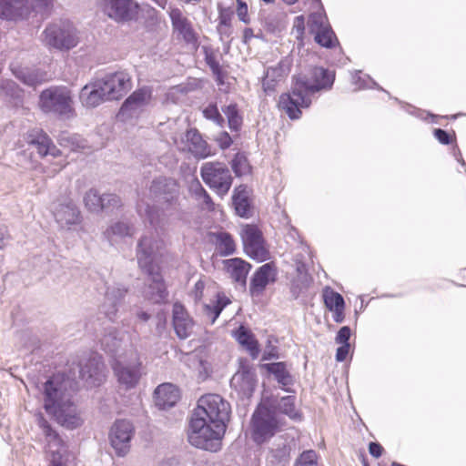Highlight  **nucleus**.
Wrapping results in <instances>:
<instances>
[{
	"label": "nucleus",
	"mask_w": 466,
	"mask_h": 466,
	"mask_svg": "<svg viewBox=\"0 0 466 466\" xmlns=\"http://www.w3.org/2000/svg\"><path fill=\"white\" fill-rule=\"evenodd\" d=\"M334 79V72L320 66L313 67L309 76L294 77L291 91L279 96V107L290 119L299 118L301 108L310 106L311 96L320 90L330 89Z\"/></svg>",
	"instance_id": "1"
},
{
	"label": "nucleus",
	"mask_w": 466,
	"mask_h": 466,
	"mask_svg": "<svg viewBox=\"0 0 466 466\" xmlns=\"http://www.w3.org/2000/svg\"><path fill=\"white\" fill-rule=\"evenodd\" d=\"M229 403L218 394L200 397L188 420V431L197 437H224L230 418Z\"/></svg>",
	"instance_id": "2"
},
{
	"label": "nucleus",
	"mask_w": 466,
	"mask_h": 466,
	"mask_svg": "<svg viewBox=\"0 0 466 466\" xmlns=\"http://www.w3.org/2000/svg\"><path fill=\"white\" fill-rule=\"evenodd\" d=\"M160 244V241L157 240L152 234L144 235L139 239L137 248L138 266L148 275V283L143 290V295L145 299L154 303H161L168 296L166 284L160 274V268L156 263Z\"/></svg>",
	"instance_id": "3"
},
{
	"label": "nucleus",
	"mask_w": 466,
	"mask_h": 466,
	"mask_svg": "<svg viewBox=\"0 0 466 466\" xmlns=\"http://www.w3.org/2000/svg\"><path fill=\"white\" fill-rule=\"evenodd\" d=\"M44 408L66 429H76L84 421L71 395L63 389L56 378L49 379L44 385Z\"/></svg>",
	"instance_id": "4"
},
{
	"label": "nucleus",
	"mask_w": 466,
	"mask_h": 466,
	"mask_svg": "<svg viewBox=\"0 0 466 466\" xmlns=\"http://www.w3.org/2000/svg\"><path fill=\"white\" fill-rule=\"evenodd\" d=\"M43 43L48 48L69 51L80 41L79 32L67 21L48 25L42 33Z\"/></svg>",
	"instance_id": "5"
},
{
	"label": "nucleus",
	"mask_w": 466,
	"mask_h": 466,
	"mask_svg": "<svg viewBox=\"0 0 466 466\" xmlns=\"http://www.w3.org/2000/svg\"><path fill=\"white\" fill-rule=\"evenodd\" d=\"M38 105L45 113L69 116L73 112V96L66 86H51L41 92Z\"/></svg>",
	"instance_id": "6"
},
{
	"label": "nucleus",
	"mask_w": 466,
	"mask_h": 466,
	"mask_svg": "<svg viewBox=\"0 0 466 466\" xmlns=\"http://www.w3.org/2000/svg\"><path fill=\"white\" fill-rule=\"evenodd\" d=\"M150 196L157 202L170 206L168 216L177 219L182 218V211L178 204V185L172 179L164 177L154 179L149 187Z\"/></svg>",
	"instance_id": "7"
},
{
	"label": "nucleus",
	"mask_w": 466,
	"mask_h": 466,
	"mask_svg": "<svg viewBox=\"0 0 466 466\" xmlns=\"http://www.w3.org/2000/svg\"><path fill=\"white\" fill-rule=\"evenodd\" d=\"M200 176L219 197L226 196L233 182L230 170L221 162H206L200 167Z\"/></svg>",
	"instance_id": "8"
},
{
	"label": "nucleus",
	"mask_w": 466,
	"mask_h": 466,
	"mask_svg": "<svg viewBox=\"0 0 466 466\" xmlns=\"http://www.w3.org/2000/svg\"><path fill=\"white\" fill-rule=\"evenodd\" d=\"M152 95L153 89L148 86L135 90L122 104L117 118L123 122L138 118L150 104Z\"/></svg>",
	"instance_id": "9"
},
{
	"label": "nucleus",
	"mask_w": 466,
	"mask_h": 466,
	"mask_svg": "<svg viewBox=\"0 0 466 466\" xmlns=\"http://www.w3.org/2000/svg\"><path fill=\"white\" fill-rule=\"evenodd\" d=\"M174 142L179 151L189 153L198 159H205L214 154L211 146L197 128L187 129Z\"/></svg>",
	"instance_id": "10"
},
{
	"label": "nucleus",
	"mask_w": 466,
	"mask_h": 466,
	"mask_svg": "<svg viewBox=\"0 0 466 466\" xmlns=\"http://www.w3.org/2000/svg\"><path fill=\"white\" fill-rule=\"evenodd\" d=\"M102 10L116 23H127L137 19L140 5L135 0H103Z\"/></svg>",
	"instance_id": "11"
},
{
	"label": "nucleus",
	"mask_w": 466,
	"mask_h": 466,
	"mask_svg": "<svg viewBox=\"0 0 466 466\" xmlns=\"http://www.w3.org/2000/svg\"><path fill=\"white\" fill-rule=\"evenodd\" d=\"M310 34L314 35L315 41L326 48L334 47L339 42L326 15L319 11L310 14L308 20Z\"/></svg>",
	"instance_id": "12"
},
{
	"label": "nucleus",
	"mask_w": 466,
	"mask_h": 466,
	"mask_svg": "<svg viewBox=\"0 0 466 466\" xmlns=\"http://www.w3.org/2000/svg\"><path fill=\"white\" fill-rule=\"evenodd\" d=\"M141 361L137 353L130 361L116 360L112 364L115 376L119 384L127 389L134 388L141 377Z\"/></svg>",
	"instance_id": "13"
},
{
	"label": "nucleus",
	"mask_w": 466,
	"mask_h": 466,
	"mask_svg": "<svg viewBox=\"0 0 466 466\" xmlns=\"http://www.w3.org/2000/svg\"><path fill=\"white\" fill-rule=\"evenodd\" d=\"M245 252L253 259L264 261L268 258L261 231L253 225H247L241 233Z\"/></svg>",
	"instance_id": "14"
},
{
	"label": "nucleus",
	"mask_w": 466,
	"mask_h": 466,
	"mask_svg": "<svg viewBox=\"0 0 466 466\" xmlns=\"http://www.w3.org/2000/svg\"><path fill=\"white\" fill-rule=\"evenodd\" d=\"M100 79L110 100L122 97L132 87L131 76L124 70L108 73Z\"/></svg>",
	"instance_id": "15"
},
{
	"label": "nucleus",
	"mask_w": 466,
	"mask_h": 466,
	"mask_svg": "<svg viewBox=\"0 0 466 466\" xmlns=\"http://www.w3.org/2000/svg\"><path fill=\"white\" fill-rule=\"evenodd\" d=\"M54 217L59 228L65 230H75L82 223L81 211L71 199L57 204Z\"/></svg>",
	"instance_id": "16"
},
{
	"label": "nucleus",
	"mask_w": 466,
	"mask_h": 466,
	"mask_svg": "<svg viewBox=\"0 0 466 466\" xmlns=\"http://www.w3.org/2000/svg\"><path fill=\"white\" fill-rule=\"evenodd\" d=\"M46 452L49 466H69L76 460V453L64 439H48Z\"/></svg>",
	"instance_id": "17"
},
{
	"label": "nucleus",
	"mask_w": 466,
	"mask_h": 466,
	"mask_svg": "<svg viewBox=\"0 0 466 466\" xmlns=\"http://www.w3.org/2000/svg\"><path fill=\"white\" fill-rule=\"evenodd\" d=\"M33 9L30 0H0V19L14 22L24 20Z\"/></svg>",
	"instance_id": "18"
},
{
	"label": "nucleus",
	"mask_w": 466,
	"mask_h": 466,
	"mask_svg": "<svg viewBox=\"0 0 466 466\" xmlns=\"http://www.w3.org/2000/svg\"><path fill=\"white\" fill-rule=\"evenodd\" d=\"M127 289L120 284H113L106 288L101 312L111 321L117 318L122 300Z\"/></svg>",
	"instance_id": "19"
},
{
	"label": "nucleus",
	"mask_w": 466,
	"mask_h": 466,
	"mask_svg": "<svg viewBox=\"0 0 466 466\" xmlns=\"http://www.w3.org/2000/svg\"><path fill=\"white\" fill-rule=\"evenodd\" d=\"M79 376L89 387L99 386L105 380V365L100 356L89 358L80 365Z\"/></svg>",
	"instance_id": "20"
},
{
	"label": "nucleus",
	"mask_w": 466,
	"mask_h": 466,
	"mask_svg": "<svg viewBox=\"0 0 466 466\" xmlns=\"http://www.w3.org/2000/svg\"><path fill=\"white\" fill-rule=\"evenodd\" d=\"M291 68V59L283 57L276 66L267 67L262 79V87L267 95H271L276 86L288 76Z\"/></svg>",
	"instance_id": "21"
},
{
	"label": "nucleus",
	"mask_w": 466,
	"mask_h": 466,
	"mask_svg": "<svg viewBox=\"0 0 466 466\" xmlns=\"http://www.w3.org/2000/svg\"><path fill=\"white\" fill-rule=\"evenodd\" d=\"M277 268L273 262L266 263L260 266L253 274L249 292L252 296L260 295L266 287L276 280Z\"/></svg>",
	"instance_id": "22"
},
{
	"label": "nucleus",
	"mask_w": 466,
	"mask_h": 466,
	"mask_svg": "<svg viewBox=\"0 0 466 466\" xmlns=\"http://www.w3.org/2000/svg\"><path fill=\"white\" fill-rule=\"evenodd\" d=\"M172 324L176 335L180 339H187L193 332L194 321L185 307L179 302L173 305Z\"/></svg>",
	"instance_id": "23"
},
{
	"label": "nucleus",
	"mask_w": 466,
	"mask_h": 466,
	"mask_svg": "<svg viewBox=\"0 0 466 466\" xmlns=\"http://www.w3.org/2000/svg\"><path fill=\"white\" fill-rule=\"evenodd\" d=\"M25 138L28 145L35 147L41 157L52 156L56 157L61 154L50 137L39 128L28 131Z\"/></svg>",
	"instance_id": "24"
},
{
	"label": "nucleus",
	"mask_w": 466,
	"mask_h": 466,
	"mask_svg": "<svg viewBox=\"0 0 466 466\" xmlns=\"http://www.w3.org/2000/svg\"><path fill=\"white\" fill-rule=\"evenodd\" d=\"M79 99L86 107H96L106 100H110L101 79L86 84L80 91Z\"/></svg>",
	"instance_id": "25"
},
{
	"label": "nucleus",
	"mask_w": 466,
	"mask_h": 466,
	"mask_svg": "<svg viewBox=\"0 0 466 466\" xmlns=\"http://www.w3.org/2000/svg\"><path fill=\"white\" fill-rule=\"evenodd\" d=\"M180 398L178 389L171 383H163L154 391L155 404L159 410L174 407Z\"/></svg>",
	"instance_id": "26"
},
{
	"label": "nucleus",
	"mask_w": 466,
	"mask_h": 466,
	"mask_svg": "<svg viewBox=\"0 0 466 466\" xmlns=\"http://www.w3.org/2000/svg\"><path fill=\"white\" fill-rule=\"evenodd\" d=\"M169 17L174 30L177 32L187 43H195L197 41V36L190 21L183 15L180 9H171Z\"/></svg>",
	"instance_id": "27"
},
{
	"label": "nucleus",
	"mask_w": 466,
	"mask_h": 466,
	"mask_svg": "<svg viewBox=\"0 0 466 466\" xmlns=\"http://www.w3.org/2000/svg\"><path fill=\"white\" fill-rule=\"evenodd\" d=\"M224 265L227 273L232 280L238 283L241 288H245L247 276L251 268L250 264L241 258H234L224 260Z\"/></svg>",
	"instance_id": "28"
},
{
	"label": "nucleus",
	"mask_w": 466,
	"mask_h": 466,
	"mask_svg": "<svg viewBox=\"0 0 466 466\" xmlns=\"http://www.w3.org/2000/svg\"><path fill=\"white\" fill-rule=\"evenodd\" d=\"M250 189L246 185H239L234 189L232 201L236 213L242 218L251 214Z\"/></svg>",
	"instance_id": "29"
},
{
	"label": "nucleus",
	"mask_w": 466,
	"mask_h": 466,
	"mask_svg": "<svg viewBox=\"0 0 466 466\" xmlns=\"http://www.w3.org/2000/svg\"><path fill=\"white\" fill-rule=\"evenodd\" d=\"M234 337L237 341L243 346L252 357L257 359L259 354V347L254 334L247 328L240 326L235 332Z\"/></svg>",
	"instance_id": "30"
},
{
	"label": "nucleus",
	"mask_w": 466,
	"mask_h": 466,
	"mask_svg": "<svg viewBox=\"0 0 466 466\" xmlns=\"http://www.w3.org/2000/svg\"><path fill=\"white\" fill-rule=\"evenodd\" d=\"M275 421L267 412L256 411L252 417V428L255 434L264 437L268 434H274Z\"/></svg>",
	"instance_id": "31"
},
{
	"label": "nucleus",
	"mask_w": 466,
	"mask_h": 466,
	"mask_svg": "<svg viewBox=\"0 0 466 466\" xmlns=\"http://www.w3.org/2000/svg\"><path fill=\"white\" fill-rule=\"evenodd\" d=\"M262 367L268 373L274 375L278 383L283 388L293 384V377L288 370L286 362L267 363Z\"/></svg>",
	"instance_id": "32"
},
{
	"label": "nucleus",
	"mask_w": 466,
	"mask_h": 466,
	"mask_svg": "<svg viewBox=\"0 0 466 466\" xmlns=\"http://www.w3.org/2000/svg\"><path fill=\"white\" fill-rule=\"evenodd\" d=\"M134 234V228L131 225L124 221H118L112 224L104 232L105 238L109 241L111 245L116 244L119 239L125 237L132 236Z\"/></svg>",
	"instance_id": "33"
},
{
	"label": "nucleus",
	"mask_w": 466,
	"mask_h": 466,
	"mask_svg": "<svg viewBox=\"0 0 466 466\" xmlns=\"http://www.w3.org/2000/svg\"><path fill=\"white\" fill-rule=\"evenodd\" d=\"M122 340L123 338L116 328H106L103 337L100 339L101 348L106 352L115 354L121 346Z\"/></svg>",
	"instance_id": "34"
},
{
	"label": "nucleus",
	"mask_w": 466,
	"mask_h": 466,
	"mask_svg": "<svg viewBox=\"0 0 466 466\" xmlns=\"http://www.w3.org/2000/svg\"><path fill=\"white\" fill-rule=\"evenodd\" d=\"M231 385L242 391H251L254 388L255 375L249 368H242L231 379Z\"/></svg>",
	"instance_id": "35"
},
{
	"label": "nucleus",
	"mask_w": 466,
	"mask_h": 466,
	"mask_svg": "<svg viewBox=\"0 0 466 466\" xmlns=\"http://www.w3.org/2000/svg\"><path fill=\"white\" fill-rule=\"evenodd\" d=\"M290 447L286 442V439H280L278 443H274L269 449L268 459L271 463L280 464L289 461Z\"/></svg>",
	"instance_id": "36"
},
{
	"label": "nucleus",
	"mask_w": 466,
	"mask_h": 466,
	"mask_svg": "<svg viewBox=\"0 0 466 466\" xmlns=\"http://www.w3.org/2000/svg\"><path fill=\"white\" fill-rule=\"evenodd\" d=\"M230 303V299L224 294L218 293L216 299L204 306V314L213 324L222 310Z\"/></svg>",
	"instance_id": "37"
},
{
	"label": "nucleus",
	"mask_w": 466,
	"mask_h": 466,
	"mask_svg": "<svg viewBox=\"0 0 466 466\" xmlns=\"http://www.w3.org/2000/svg\"><path fill=\"white\" fill-rule=\"evenodd\" d=\"M189 191L196 200L201 205L202 208L209 211L214 210V203L207 192L202 187L201 183L198 179H194L189 185Z\"/></svg>",
	"instance_id": "38"
},
{
	"label": "nucleus",
	"mask_w": 466,
	"mask_h": 466,
	"mask_svg": "<svg viewBox=\"0 0 466 466\" xmlns=\"http://www.w3.org/2000/svg\"><path fill=\"white\" fill-rule=\"evenodd\" d=\"M222 112L228 119V126L231 131L238 132L243 124V117L236 103H230L222 107Z\"/></svg>",
	"instance_id": "39"
},
{
	"label": "nucleus",
	"mask_w": 466,
	"mask_h": 466,
	"mask_svg": "<svg viewBox=\"0 0 466 466\" xmlns=\"http://www.w3.org/2000/svg\"><path fill=\"white\" fill-rule=\"evenodd\" d=\"M15 74L19 80L29 86H35L46 80V74L35 69L22 68Z\"/></svg>",
	"instance_id": "40"
},
{
	"label": "nucleus",
	"mask_w": 466,
	"mask_h": 466,
	"mask_svg": "<svg viewBox=\"0 0 466 466\" xmlns=\"http://www.w3.org/2000/svg\"><path fill=\"white\" fill-rule=\"evenodd\" d=\"M134 433L135 427L131 420L118 419L112 424L108 437H132Z\"/></svg>",
	"instance_id": "41"
},
{
	"label": "nucleus",
	"mask_w": 466,
	"mask_h": 466,
	"mask_svg": "<svg viewBox=\"0 0 466 466\" xmlns=\"http://www.w3.org/2000/svg\"><path fill=\"white\" fill-rule=\"evenodd\" d=\"M217 249L221 256H229L235 252L236 246L232 237L227 232L217 234Z\"/></svg>",
	"instance_id": "42"
},
{
	"label": "nucleus",
	"mask_w": 466,
	"mask_h": 466,
	"mask_svg": "<svg viewBox=\"0 0 466 466\" xmlns=\"http://www.w3.org/2000/svg\"><path fill=\"white\" fill-rule=\"evenodd\" d=\"M223 439H187L188 442L195 448L209 451L218 452L222 448Z\"/></svg>",
	"instance_id": "43"
},
{
	"label": "nucleus",
	"mask_w": 466,
	"mask_h": 466,
	"mask_svg": "<svg viewBox=\"0 0 466 466\" xmlns=\"http://www.w3.org/2000/svg\"><path fill=\"white\" fill-rule=\"evenodd\" d=\"M230 164L236 177H242L250 173L251 167L248 160L242 153H237Z\"/></svg>",
	"instance_id": "44"
},
{
	"label": "nucleus",
	"mask_w": 466,
	"mask_h": 466,
	"mask_svg": "<svg viewBox=\"0 0 466 466\" xmlns=\"http://www.w3.org/2000/svg\"><path fill=\"white\" fill-rule=\"evenodd\" d=\"M102 198L103 195H100L96 189H89L84 196V203L86 208L91 212H100Z\"/></svg>",
	"instance_id": "45"
},
{
	"label": "nucleus",
	"mask_w": 466,
	"mask_h": 466,
	"mask_svg": "<svg viewBox=\"0 0 466 466\" xmlns=\"http://www.w3.org/2000/svg\"><path fill=\"white\" fill-rule=\"evenodd\" d=\"M323 297L324 303L330 311L345 308L344 299L339 293L335 292L330 289H327L324 290Z\"/></svg>",
	"instance_id": "46"
},
{
	"label": "nucleus",
	"mask_w": 466,
	"mask_h": 466,
	"mask_svg": "<svg viewBox=\"0 0 466 466\" xmlns=\"http://www.w3.org/2000/svg\"><path fill=\"white\" fill-rule=\"evenodd\" d=\"M202 114L204 117L208 120L212 121L218 127H223L225 124L224 117L220 114L217 104L210 103L208 104L203 110Z\"/></svg>",
	"instance_id": "47"
},
{
	"label": "nucleus",
	"mask_w": 466,
	"mask_h": 466,
	"mask_svg": "<svg viewBox=\"0 0 466 466\" xmlns=\"http://www.w3.org/2000/svg\"><path fill=\"white\" fill-rule=\"evenodd\" d=\"M279 410L288 415L291 419H296L299 417V413L295 408V397L294 396H286L281 398L279 402Z\"/></svg>",
	"instance_id": "48"
},
{
	"label": "nucleus",
	"mask_w": 466,
	"mask_h": 466,
	"mask_svg": "<svg viewBox=\"0 0 466 466\" xmlns=\"http://www.w3.org/2000/svg\"><path fill=\"white\" fill-rule=\"evenodd\" d=\"M111 448L114 450L116 455L124 457L130 450V441L132 439H108Z\"/></svg>",
	"instance_id": "49"
},
{
	"label": "nucleus",
	"mask_w": 466,
	"mask_h": 466,
	"mask_svg": "<svg viewBox=\"0 0 466 466\" xmlns=\"http://www.w3.org/2000/svg\"><path fill=\"white\" fill-rule=\"evenodd\" d=\"M352 83L356 86V90L378 87V84L370 76L362 75L361 72L353 76Z\"/></svg>",
	"instance_id": "50"
},
{
	"label": "nucleus",
	"mask_w": 466,
	"mask_h": 466,
	"mask_svg": "<svg viewBox=\"0 0 466 466\" xmlns=\"http://www.w3.org/2000/svg\"><path fill=\"white\" fill-rule=\"evenodd\" d=\"M318 465V455L313 450L304 451L298 460L296 461L294 466H317Z\"/></svg>",
	"instance_id": "51"
},
{
	"label": "nucleus",
	"mask_w": 466,
	"mask_h": 466,
	"mask_svg": "<svg viewBox=\"0 0 466 466\" xmlns=\"http://www.w3.org/2000/svg\"><path fill=\"white\" fill-rule=\"evenodd\" d=\"M122 205L121 198L116 194L106 193L103 194L101 211H112Z\"/></svg>",
	"instance_id": "52"
},
{
	"label": "nucleus",
	"mask_w": 466,
	"mask_h": 466,
	"mask_svg": "<svg viewBox=\"0 0 466 466\" xmlns=\"http://www.w3.org/2000/svg\"><path fill=\"white\" fill-rule=\"evenodd\" d=\"M137 208L138 214L142 218H145L146 219H147L151 225H153V226L158 225L159 222H158L157 215L153 207H150L147 204V205L137 204Z\"/></svg>",
	"instance_id": "53"
},
{
	"label": "nucleus",
	"mask_w": 466,
	"mask_h": 466,
	"mask_svg": "<svg viewBox=\"0 0 466 466\" xmlns=\"http://www.w3.org/2000/svg\"><path fill=\"white\" fill-rule=\"evenodd\" d=\"M309 282L310 278H306V281H304V279L296 277L293 279L290 287V291L293 298H299V296L308 289Z\"/></svg>",
	"instance_id": "54"
},
{
	"label": "nucleus",
	"mask_w": 466,
	"mask_h": 466,
	"mask_svg": "<svg viewBox=\"0 0 466 466\" xmlns=\"http://www.w3.org/2000/svg\"><path fill=\"white\" fill-rule=\"evenodd\" d=\"M215 140H216V142L218 143V145L219 146V147L221 149L228 148L232 145V143H233V140H232L231 137L226 131L220 132L216 137Z\"/></svg>",
	"instance_id": "55"
},
{
	"label": "nucleus",
	"mask_w": 466,
	"mask_h": 466,
	"mask_svg": "<svg viewBox=\"0 0 466 466\" xmlns=\"http://www.w3.org/2000/svg\"><path fill=\"white\" fill-rule=\"evenodd\" d=\"M238 8H237V15L240 21L245 24H248L250 19L248 14V5L242 0H237Z\"/></svg>",
	"instance_id": "56"
},
{
	"label": "nucleus",
	"mask_w": 466,
	"mask_h": 466,
	"mask_svg": "<svg viewBox=\"0 0 466 466\" xmlns=\"http://www.w3.org/2000/svg\"><path fill=\"white\" fill-rule=\"evenodd\" d=\"M350 335H351V330H350V327L343 326L342 328L339 329V330L337 333V336L335 339L336 343L350 344L349 340H350Z\"/></svg>",
	"instance_id": "57"
},
{
	"label": "nucleus",
	"mask_w": 466,
	"mask_h": 466,
	"mask_svg": "<svg viewBox=\"0 0 466 466\" xmlns=\"http://www.w3.org/2000/svg\"><path fill=\"white\" fill-rule=\"evenodd\" d=\"M295 265H296V271H297V277L304 279V281H306V278H310L308 274V268L306 264L301 261L300 258H299V256H296L295 258Z\"/></svg>",
	"instance_id": "58"
},
{
	"label": "nucleus",
	"mask_w": 466,
	"mask_h": 466,
	"mask_svg": "<svg viewBox=\"0 0 466 466\" xmlns=\"http://www.w3.org/2000/svg\"><path fill=\"white\" fill-rule=\"evenodd\" d=\"M434 137L441 144L443 145H449L452 141L450 134L441 128L434 129Z\"/></svg>",
	"instance_id": "59"
},
{
	"label": "nucleus",
	"mask_w": 466,
	"mask_h": 466,
	"mask_svg": "<svg viewBox=\"0 0 466 466\" xmlns=\"http://www.w3.org/2000/svg\"><path fill=\"white\" fill-rule=\"evenodd\" d=\"M38 425L43 430V433L46 438L49 437H58L57 434L55 433L50 424L45 420L42 416L38 418Z\"/></svg>",
	"instance_id": "60"
},
{
	"label": "nucleus",
	"mask_w": 466,
	"mask_h": 466,
	"mask_svg": "<svg viewBox=\"0 0 466 466\" xmlns=\"http://www.w3.org/2000/svg\"><path fill=\"white\" fill-rule=\"evenodd\" d=\"M350 344H345V343L341 344V346H339L337 349L336 360L339 362L344 361L350 352Z\"/></svg>",
	"instance_id": "61"
},
{
	"label": "nucleus",
	"mask_w": 466,
	"mask_h": 466,
	"mask_svg": "<svg viewBox=\"0 0 466 466\" xmlns=\"http://www.w3.org/2000/svg\"><path fill=\"white\" fill-rule=\"evenodd\" d=\"M369 451L372 457L378 459L382 455L383 447L377 441H371L369 444Z\"/></svg>",
	"instance_id": "62"
},
{
	"label": "nucleus",
	"mask_w": 466,
	"mask_h": 466,
	"mask_svg": "<svg viewBox=\"0 0 466 466\" xmlns=\"http://www.w3.org/2000/svg\"><path fill=\"white\" fill-rule=\"evenodd\" d=\"M9 238L10 235L8 233L6 226L4 224H0V249L5 247Z\"/></svg>",
	"instance_id": "63"
},
{
	"label": "nucleus",
	"mask_w": 466,
	"mask_h": 466,
	"mask_svg": "<svg viewBox=\"0 0 466 466\" xmlns=\"http://www.w3.org/2000/svg\"><path fill=\"white\" fill-rule=\"evenodd\" d=\"M204 289H205V283L202 280H198L195 284L192 294L196 300H200L202 299Z\"/></svg>",
	"instance_id": "64"
}]
</instances>
